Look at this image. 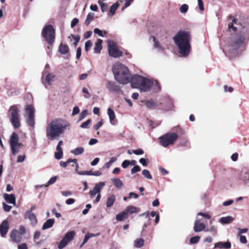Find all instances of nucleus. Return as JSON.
Segmentation results:
<instances>
[{
    "mask_svg": "<svg viewBox=\"0 0 249 249\" xmlns=\"http://www.w3.org/2000/svg\"><path fill=\"white\" fill-rule=\"evenodd\" d=\"M60 165L63 167H66L68 165H71L72 166L76 165L75 171H77L78 170V165L76 159H69L65 162L61 161L60 162Z\"/></svg>",
    "mask_w": 249,
    "mask_h": 249,
    "instance_id": "nucleus-20",
    "label": "nucleus"
},
{
    "mask_svg": "<svg viewBox=\"0 0 249 249\" xmlns=\"http://www.w3.org/2000/svg\"><path fill=\"white\" fill-rule=\"evenodd\" d=\"M25 113L24 117L26 119V123L31 127L35 126V110L34 107L31 105H26L25 108Z\"/></svg>",
    "mask_w": 249,
    "mask_h": 249,
    "instance_id": "nucleus-9",
    "label": "nucleus"
},
{
    "mask_svg": "<svg viewBox=\"0 0 249 249\" xmlns=\"http://www.w3.org/2000/svg\"><path fill=\"white\" fill-rule=\"evenodd\" d=\"M234 220V218L231 216L222 217L218 220V222L222 225L229 224Z\"/></svg>",
    "mask_w": 249,
    "mask_h": 249,
    "instance_id": "nucleus-23",
    "label": "nucleus"
},
{
    "mask_svg": "<svg viewBox=\"0 0 249 249\" xmlns=\"http://www.w3.org/2000/svg\"><path fill=\"white\" fill-rule=\"evenodd\" d=\"M41 35L49 45L53 44L55 39V31L53 25L51 24L45 25L42 29Z\"/></svg>",
    "mask_w": 249,
    "mask_h": 249,
    "instance_id": "nucleus-6",
    "label": "nucleus"
},
{
    "mask_svg": "<svg viewBox=\"0 0 249 249\" xmlns=\"http://www.w3.org/2000/svg\"><path fill=\"white\" fill-rule=\"evenodd\" d=\"M188 5L186 4H182L179 8V11L181 13H186L188 10Z\"/></svg>",
    "mask_w": 249,
    "mask_h": 249,
    "instance_id": "nucleus-47",
    "label": "nucleus"
},
{
    "mask_svg": "<svg viewBox=\"0 0 249 249\" xmlns=\"http://www.w3.org/2000/svg\"><path fill=\"white\" fill-rule=\"evenodd\" d=\"M115 80L120 84H127L130 82V73L128 69L120 63H116L112 67Z\"/></svg>",
    "mask_w": 249,
    "mask_h": 249,
    "instance_id": "nucleus-4",
    "label": "nucleus"
},
{
    "mask_svg": "<svg viewBox=\"0 0 249 249\" xmlns=\"http://www.w3.org/2000/svg\"><path fill=\"white\" fill-rule=\"evenodd\" d=\"M154 85V81L144 77L143 80L141 84L139 89L142 92L148 91Z\"/></svg>",
    "mask_w": 249,
    "mask_h": 249,
    "instance_id": "nucleus-14",
    "label": "nucleus"
},
{
    "mask_svg": "<svg viewBox=\"0 0 249 249\" xmlns=\"http://www.w3.org/2000/svg\"><path fill=\"white\" fill-rule=\"evenodd\" d=\"M10 144L11 151L13 155H15L19 149L23 146V144L18 142V136L15 132H13L11 136Z\"/></svg>",
    "mask_w": 249,
    "mask_h": 249,
    "instance_id": "nucleus-10",
    "label": "nucleus"
},
{
    "mask_svg": "<svg viewBox=\"0 0 249 249\" xmlns=\"http://www.w3.org/2000/svg\"><path fill=\"white\" fill-rule=\"evenodd\" d=\"M111 181L113 184L116 186L118 189H120L122 187L123 185V181L118 178H114L111 179Z\"/></svg>",
    "mask_w": 249,
    "mask_h": 249,
    "instance_id": "nucleus-32",
    "label": "nucleus"
},
{
    "mask_svg": "<svg viewBox=\"0 0 249 249\" xmlns=\"http://www.w3.org/2000/svg\"><path fill=\"white\" fill-rule=\"evenodd\" d=\"M241 25L242 27L239 33L231 35L227 50H223L226 55L228 51L231 56H236L241 51L239 49L243 47L246 40L249 38V18Z\"/></svg>",
    "mask_w": 249,
    "mask_h": 249,
    "instance_id": "nucleus-1",
    "label": "nucleus"
},
{
    "mask_svg": "<svg viewBox=\"0 0 249 249\" xmlns=\"http://www.w3.org/2000/svg\"><path fill=\"white\" fill-rule=\"evenodd\" d=\"M248 231L247 228L238 229V236H240L242 233H246Z\"/></svg>",
    "mask_w": 249,
    "mask_h": 249,
    "instance_id": "nucleus-59",
    "label": "nucleus"
},
{
    "mask_svg": "<svg viewBox=\"0 0 249 249\" xmlns=\"http://www.w3.org/2000/svg\"><path fill=\"white\" fill-rule=\"evenodd\" d=\"M91 120L88 119L85 122L82 123L80 125V127L82 128H88L89 124L91 123Z\"/></svg>",
    "mask_w": 249,
    "mask_h": 249,
    "instance_id": "nucleus-51",
    "label": "nucleus"
},
{
    "mask_svg": "<svg viewBox=\"0 0 249 249\" xmlns=\"http://www.w3.org/2000/svg\"><path fill=\"white\" fill-rule=\"evenodd\" d=\"M128 217V215L125 213V211H123L122 213L117 214L116 218L118 221H121L124 219H126Z\"/></svg>",
    "mask_w": 249,
    "mask_h": 249,
    "instance_id": "nucleus-36",
    "label": "nucleus"
},
{
    "mask_svg": "<svg viewBox=\"0 0 249 249\" xmlns=\"http://www.w3.org/2000/svg\"><path fill=\"white\" fill-rule=\"evenodd\" d=\"M55 75L51 73H48L45 77V82L49 85H51L52 82L54 81Z\"/></svg>",
    "mask_w": 249,
    "mask_h": 249,
    "instance_id": "nucleus-33",
    "label": "nucleus"
},
{
    "mask_svg": "<svg viewBox=\"0 0 249 249\" xmlns=\"http://www.w3.org/2000/svg\"><path fill=\"white\" fill-rule=\"evenodd\" d=\"M71 36L72 37V38L74 39V42L73 43V45L76 46L77 45V43L79 42V41L80 40V36H75L73 34L71 35Z\"/></svg>",
    "mask_w": 249,
    "mask_h": 249,
    "instance_id": "nucleus-53",
    "label": "nucleus"
},
{
    "mask_svg": "<svg viewBox=\"0 0 249 249\" xmlns=\"http://www.w3.org/2000/svg\"><path fill=\"white\" fill-rule=\"evenodd\" d=\"M75 232L74 231H70L66 233L65 236L62 238V239L60 242L58 248L59 249H63L65 248L74 237Z\"/></svg>",
    "mask_w": 249,
    "mask_h": 249,
    "instance_id": "nucleus-12",
    "label": "nucleus"
},
{
    "mask_svg": "<svg viewBox=\"0 0 249 249\" xmlns=\"http://www.w3.org/2000/svg\"><path fill=\"white\" fill-rule=\"evenodd\" d=\"M119 6V4L118 2H115L111 5L108 13V15L110 17H112L115 15L116 11L117 9Z\"/></svg>",
    "mask_w": 249,
    "mask_h": 249,
    "instance_id": "nucleus-31",
    "label": "nucleus"
},
{
    "mask_svg": "<svg viewBox=\"0 0 249 249\" xmlns=\"http://www.w3.org/2000/svg\"><path fill=\"white\" fill-rule=\"evenodd\" d=\"M116 200V196L114 195H111L109 196L107 200L106 206L107 208H110L112 206Z\"/></svg>",
    "mask_w": 249,
    "mask_h": 249,
    "instance_id": "nucleus-27",
    "label": "nucleus"
},
{
    "mask_svg": "<svg viewBox=\"0 0 249 249\" xmlns=\"http://www.w3.org/2000/svg\"><path fill=\"white\" fill-rule=\"evenodd\" d=\"M54 222V220L53 219H48L43 224L42 229L45 230L51 228L53 226Z\"/></svg>",
    "mask_w": 249,
    "mask_h": 249,
    "instance_id": "nucleus-29",
    "label": "nucleus"
},
{
    "mask_svg": "<svg viewBox=\"0 0 249 249\" xmlns=\"http://www.w3.org/2000/svg\"><path fill=\"white\" fill-rule=\"evenodd\" d=\"M153 41L154 42V48L158 49V50L159 51H162L163 50L162 47L160 44V43H159L158 41H156V38L154 36L153 37Z\"/></svg>",
    "mask_w": 249,
    "mask_h": 249,
    "instance_id": "nucleus-41",
    "label": "nucleus"
},
{
    "mask_svg": "<svg viewBox=\"0 0 249 249\" xmlns=\"http://www.w3.org/2000/svg\"><path fill=\"white\" fill-rule=\"evenodd\" d=\"M84 150V148L82 147H78L71 150V152L75 155H78L82 154L83 153Z\"/></svg>",
    "mask_w": 249,
    "mask_h": 249,
    "instance_id": "nucleus-40",
    "label": "nucleus"
},
{
    "mask_svg": "<svg viewBox=\"0 0 249 249\" xmlns=\"http://www.w3.org/2000/svg\"><path fill=\"white\" fill-rule=\"evenodd\" d=\"M57 178H58V176H56L51 178L49 179V180L48 181L47 183L46 184H45V187H47L48 186L54 183L55 182V181H56V180L57 179Z\"/></svg>",
    "mask_w": 249,
    "mask_h": 249,
    "instance_id": "nucleus-46",
    "label": "nucleus"
},
{
    "mask_svg": "<svg viewBox=\"0 0 249 249\" xmlns=\"http://www.w3.org/2000/svg\"><path fill=\"white\" fill-rule=\"evenodd\" d=\"M141 170L140 167L138 165H135L133 167V168L131 170V174H134V173L138 172Z\"/></svg>",
    "mask_w": 249,
    "mask_h": 249,
    "instance_id": "nucleus-57",
    "label": "nucleus"
},
{
    "mask_svg": "<svg viewBox=\"0 0 249 249\" xmlns=\"http://www.w3.org/2000/svg\"><path fill=\"white\" fill-rule=\"evenodd\" d=\"M18 233L20 235H23L25 233V228L23 226H20L18 231Z\"/></svg>",
    "mask_w": 249,
    "mask_h": 249,
    "instance_id": "nucleus-63",
    "label": "nucleus"
},
{
    "mask_svg": "<svg viewBox=\"0 0 249 249\" xmlns=\"http://www.w3.org/2000/svg\"><path fill=\"white\" fill-rule=\"evenodd\" d=\"M153 90L155 92H157L160 90V83L157 81H154Z\"/></svg>",
    "mask_w": 249,
    "mask_h": 249,
    "instance_id": "nucleus-45",
    "label": "nucleus"
},
{
    "mask_svg": "<svg viewBox=\"0 0 249 249\" xmlns=\"http://www.w3.org/2000/svg\"><path fill=\"white\" fill-rule=\"evenodd\" d=\"M199 216H202L204 218L208 219L211 218V215L208 213L201 212L198 213L196 215L194 226V230L196 232L203 231L206 227L205 223L201 222L202 218H200Z\"/></svg>",
    "mask_w": 249,
    "mask_h": 249,
    "instance_id": "nucleus-8",
    "label": "nucleus"
},
{
    "mask_svg": "<svg viewBox=\"0 0 249 249\" xmlns=\"http://www.w3.org/2000/svg\"><path fill=\"white\" fill-rule=\"evenodd\" d=\"M200 239V237L199 236L193 237L190 239V244H196L199 242Z\"/></svg>",
    "mask_w": 249,
    "mask_h": 249,
    "instance_id": "nucleus-48",
    "label": "nucleus"
},
{
    "mask_svg": "<svg viewBox=\"0 0 249 249\" xmlns=\"http://www.w3.org/2000/svg\"><path fill=\"white\" fill-rule=\"evenodd\" d=\"M123 154L124 155H131L132 154H134L136 155H142L144 153V151L142 149H137L136 150H133L131 151L129 149H127L126 148L123 149Z\"/></svg>",
    "mask_w": 249,
    "mask_h": 249,
    "instance_id": "nucleus-21",
    "label": "nucleus"
},
{
    "mask_svg": "<svg viewBox=\"0 0 249 249\" xmlns=\"http://www.w3.org/2000/svg\"><path fill=\"white\" fill-rule=\"evenodd\" d=\"M91 237V236L90 235V234L89 233H88L85 236V238L84 239V240L81 245V247H82L85 244H86V243L87 242V241H88V240Z\"/></svg>",
    "mask_w": 249,
    "mask_h": 249,
    "instance_id": "nucleus-60",
    "label": "nucleus"
},
{
    "mask_svg": "<svg viewBox=\"0 0 249 249\" xmlns=\"http://www.w3.org/2000/svg\"><path fill=\"white\" fill-rule=\"evenodd\" d=\"M106 88L109 91L113 93L122 92L121 87L113 81H107Z\"/></svg>",
    "mask_w": 249,
    "mask_h": 249,
    "instance_id": "nucleus-15",
    "label": "nucleus"
},
{
    "mask_svg": "<svg viewBox=\"0 0 249 249\" xmlns=\"http://www.w3.org/2000/svg\"><path fill=\"white\" fill-rule=\"evenodd\" d=\"M239 179L243 181L247 186H249V172L247 171H242L240 173Z\"/></svg>",
    "mask_w": 249,
    "mask_h": 249,
    "instance_id": "nucleus-18",
    "label": "nucleus"
},
{
    "mask_svg": "<svg viewBox=\"0 0 249 249\" xmlns=\"http://www.w3.org/2000/svg\"><path fill=\"white\" fill-rule=\"evenodd\" d=\"M18 249H28V247L25 243H20L18 246Z\"/></svg>",
    "mask_w": 249,
    "mask_h": 249,
    "instance_id": "nucleus-64",
    "label": "nucleus"
},
{
    "mask_svg": "<svg viewBox=\"0 0 249 249\" xmlns=\"http://www.w3.org/2000/svg\"><path fill=\"white\" fill-rule=\"evenodd\" d=\"M107 114L109 116V121L111 124L115 125L117 123V121L115 120V114L113 109L108 108L107 109Z\"/></svg>",
    "mask_w": 249,
    "mask_h": 249,
    "instance_id": "nucleus-24",
    "label": "nucleus"
},
{
    "mask_svg": "<svg viewBox=\"0 0 249 249\" xmlns=\"http://www.w3.org/2000/svg\"><path fill=\"white\" fill-rule=\"evenodd\" d=\"M178 138V135L177 133L169 132L160 136L159 139L160 145L166 147L173 144Z\"/></svg>",
    "mask_w": 249,
    "mask_h": 249,
    "instance_id": "nucleus-7",
    "label": "nucleus"
},
{
    "mask_svg": "<svg viewBox=\"0 0 249 249\" xmlns=\"http://www.w3.org/2000/svg\"><path fill=\"white\" fill-rule=\"evenodd\" d=\"M4 198L7 203L12 204L14 205H16V197L14 194H5Z\"/></svg>",
    "mask_w": 249,
    "mask_h": 249,
    "instance_id": "nucleus-25",
    "label": "nucleus"
},
{
    "mask_svg": "<svg viewBox=\"0 0 249 249\" xmlns=\"http://www.w3.org/2000/svg\"><path fill=\"white\" fill-rule=\"evenodd\" d=\"M144 245V240L142 238H139L135 240L134 246L136 248H140L142 247Z\"/></svg>",
    "mask_w": 249,
    "mask_h": 249,
    "instance_id": "nucleus-39",
    "label": "nucleus"
},
{
    "mask_svg": "<svg viewBox=\"0 0 249 249\" xmlns=\"http://www.w3.org/2000/svg\"><path fill=\"white\" fill-rule=\"evenodd\" d=\"M94 17V14L93 13H89L87 15L86 19L85 21V25L88 26L90 24L91 21H92L93 20Z\"/></svg>",
    "mask_w": 249,
    "mask_h": 249,
    "instance_id": "nucleus-35",
    "label": "nucleus"
},
{
    "mask_svg": "<svg viewBox=\"0 0 249 249\" xmlns=\"http://www.w3.org/2000/svg\"><path fill=\"white\" fill-rule=\"evenodd\" d=\"M130 164V161L127 160H124L122 163V166L124 168H127Z\"/></svg>",
    "mask_w": 249,
    "mask_h": 249,
    "instance_id": "nucleus-62",
    "label": "nucleus"
},
{
    "mask_svg": "<svg viewBox=\"0 0 249 249\" xmlns=\"http://www.w3.org/2000/svg\"><path fill=\"white\" fill-rule=\"evenodd\" d=\"M142 174L147 179H151L152 178V176L150 174V172L146 169H144L142 171Z\"/></svg>",
    "mask_w": 249,
    "mask_h": 249,
    "instance_id": "nucleus-44",
    "label": "nucleus"
},
{
    "mask_svg": "<svg viewBox=\"0 0 249 249\" xmlns=\"http://www.w3.org/2000/svg\"><path fill=\"white\" fill-rule=\"evenodd\" d=\"M231 247V243L227 241L226 242H219L216 243L214 245V248H218L220 249H230Z\"/></svg>",
    "mask_w": 249,
    "mask_h": 249,
    "instance_id": "nucleus-26",
    "label": "nucleus"
},
{
    "mask_svg": "<svg viewBox=\"0 0 249 249\" xmlns=\"http://www.w3.org/2000/svg\"><path fill=\"white\" fill-rule=\"evenodd\" d=\"M207 231H210L211 232H213V235H215L217 233V228L214 225H212L209 229H208L206 230Z\"/></svg>",
    "mask_w": 249,
    "mask_h": 249,
    "instance_id": "nucleus-54",
    "label": "nucleus"
},
{
    "mask_svg": "<svg viewBox=\"0 0 249 249\" xmlns=\"http://www.w3.org/2000/svg\"><path fill=\"white\" fill-rule=\"evenodd\" d=\"M10 236L12 241L14 242L18 243L21 241L22 238L21 235L18 233V230H13L10 233Z\"/></svg>",
    "mask_w": 249,
    "mask_h": 249,
    "instance_id": "nucleus-22",
    "label": "nucleus"
},
{
    "mask_svg": "<svg viewBox=\"0 0 249 249\" xmlns=\"http://www.w3.org/2000/svg\"><path fill=\"white\" fill-rule=\"evenodd\" d=\"M88 114V112L87 109H85V110H83L80 113V114L79 115L78 120L79 121H80L82 120L83 119H84L87 116Z\"/></svg>",
    "mask_w": 249,
    "mask_h": 249,
    "instance_id": "nucleus-50",
    "label": "nucleus"
},
{
    "mask_svg": "<svg viewBox=\"0 0 249 249\" xmlns=\"http://www.w3.org/2000/svg\"><path fill=\"white\" fill-rule=\"evenodd\" d=\"M98 3L101 6V9L103 12H105L107 11L108 8L107 3H104L100 0L98 1Z\"/></svg>",
    "mask_w": 249,
    "mask_h": 249,
    "instance_id": "nucleus-43",
    "label": "nucleus"
},
{
    "mask_svg": "<svg viewBox=\"0 0 249 249\" xmlns=\"http://www.w3.org/2000/svg\"><path fill=\"white\" fill-rule=\"evenodd\" d=\"M103 124V120H101L96 124L93 126V128L95 130H97Z\"/></svg>",
    "mask_w": 249,
    "mask_h": 249,
    "instance_id": "nucleus-58",
    "label": "nucleus"
},
{
    "mask_svg": "<svg viewBox=\"0 0 249 249\" xmlns=\"http://www.w3.org/2000/svg\"><path fill=\"white\" fill-rule=\"evenodd\" d=\"M144 77L138 75L134 74L132 76H130V83L131 87L133 88H139L142 81L143 80Z\"/></svg>",
    "mask_w": 249,
    "mask_h": 249,
    "instance_id": "nucleus-13",
    "label": "nucleus"
},
{
    "mask_svg": "<svg viewBox=\"0 0 249 249\" xmlns=\"http://www.w3.org/2000/svg\"><path fill=\"white\" fill-rule=\"evenodd\" d=\"M70 123L62 119H55L47 124L46 136L50 140H58L63 135Z\"/></svg>",
    "mask_w": 249,
    "mask_h": 249,
    "instance_id": "nucleus-2",
    "label": "nucleus"
},
{
    "mask_svg": "<svg viewBox=\"0 0 249 249\" xmlns=\"http://www.w3.org/2000/svg\"><path fill=\"white\" fill-rule=\"evenodd\" d=\"M19 109L18 105H13L10 107L8 111L10 122L15 128L20 127Z\"/></svg>",
    "mask_w": 249,
    "mask_h": 249,
    "instance_id": "nucleus-5",
    "label": "nucleus"
},
{
    "mask_svg": "<svg viewBox=\"0 0 249 249\" xmlns=\"http://www.w3.org/2000/svg\"><path fill=\"white\" fill-rule=\"evenodd\" d=\"M9 229V224L7 220H4L0 225V234L4 237L6 234Z\"/></svg>",
    "mask_w": 249,
    "mask_h": 249,
    "instance_id": "nucleus-19",
    "label": "nucleus"
},
{
    "mask_svg": "<svg viewBox=\"0 0 249 249\" xmlns=\"http://www.w3.org/2000/svg\"><path fill=\"white\" fill-rule=\"evenodd\" d=\"M102 40L101 39H98L97 42L95 43V47L94 48V53H100L102 49Z\"/></svg>",
    "mask_w": 249,
    "mask_h": 249,
    "instance_id": "nucleus-28",
    "label": "nucleus"
},
{
    "mask_svg": "<svg viewBox=\"0 0 249 249\" xmlns=\"http://www.w3.org/2000/svg\"><path fill=\"white\" fill-rule=\"evenodd\" d=\"M69 51V48L67 45L61 43L59 46V52L62 54H66Z\"/></svg>",
    "mask_w": 249,
    "mask_h": 249,
    "instance_id": "nucleus-30",
    "label": "nucleus"
},
{
    "mask_svg": "<svg viewBox=\"0 0 249 249\" xmlns=\"http://www.w3.org/2000/svg\"><path fill=\"white\" fill-rule=\"evenodd\" d=\"M145 105L147 108L153 109L158 107L156 102L153 101H146L145 102Z\"/></svg>",
    "mask_w": 249,
    "mask_h": 249,
    "instance_id": "nucleus-34",
    "label": "nucleus"
},
{
    "mask_svg": "<svg viewBox=\"0 0 249 249\" xmlns=\"http://www.w3.org/2000/svg\"><path fill=\"white\" fill-rule=\"evenodd\" d=\"M108 51L109 55L114 58L121 57L123 55L122 52L119 50L117 44L114 42L108 44Z\"/></svg>",
    "mask_w": 249,
    "mask_h": 249,
    "instance_id": "nucleus-11",
    "label": "nucleus"
},
{
    "mask_svg": "<svg viewBox=\"0 0 249 249\" xmlns=\"http://www.w3.org/2000/svg\"><path fill=\"white\" fill-rule=\"evenodd\" d=\"M175 45L178 49V53L183 57L188 56L191 49V36L189 32L180 30L173 38Z\"/></svg>",
    "mask_w": 249,
    "mask_h": 249,
    "instance_id": "nucleus-3",
    "label": "nucleus"
},
{
    "mask_svg": "<svg viewBox=\"0 0 249 249\" xmlns=\"http://www.w3.org/2000/svg\"><path fill=\"white\" fill-rule=\"evenodd\" d=\"M77 173L80 175H88V176H92V171H78L77 170Z\"/></svg>",
    "mask_w": 249,
    "mask_h": 249,
    "instance_id": "nucleus-52",
    "label": "nucleus"
},
{
    "mask_svg": "<svg viewBox=\"0 0 249 249\" xmlns=\"http://www.w3.org/2000/svg\"><path fill=\"white\" fill-rule=\"evenodd\" d=\"M237 20L236 18L232 19V22L229 23L228 25L229 30H230L231 28L232 29L234 32H235L237 30V27L234 26L233 25L234 23H235L236 22Z\"/></svg>",
    "mask_w": 249,
    "mask_h": 249,
    "instance_id": "nucleus-49",
    "label": "nucleus"
},
{
    "mask_svg": "<svg viewBox=\"0 0 249 249\" xmlns=\"http://www.w3.org/2000/svg\"><path fill=\"white\" fill-rule=\"evenodd\" d=\"M136 210L137 208L136 207L133 206H129L126 208L124 211L126 214L128 215V214H132L136 213Z\"/></svg>",
    "mask_w": 249,
    "mask_h": 249,
    "instance_id": "nucleus-37",
    "label": "nucleus"
},
{
    "mask_svg": "<svg viewBox=\"0 0 249 249\" xmlns=\"http://www.w3.org/2000/svg\"><path fill=\"white\" fill-rule=\"evenodd\" d=\"M117 160V158L112 157L110 160L106 164V166L107 168H109L112 164Z\"/></svg>",
    "mask_w": 249,
    "mask_h": 249,
    "instance_id": "nucleus-55",
    "label": "nucleus"
},
{
    "mask_svg": "<svg viewBox=\"0 0 249 249\" xmlns=\"http://www.w3.org/2000/svg\"><path fill=\"white\" fill-rule=\"evenodd\" d=\"M25 218L28 219L33 226H35L37 223V219L36 216L31 212V211H28L25 213Z\"/></svg>",
    "mask_w": 249,
    "mask_h": 249,
    "instance_id": "nucleus-17",
    "label": "nucleus"
},
{
    "mask_svg": "<svg viewBox=\"0 0 249 249\" xmlns=\"http://www.w3.org/2000/svg\"><path fill=\"white\" fill-rule=\"evenodd\" d=\"M80 111V109L78 107L75 106L73 107L72 112V116H75Z\"/></svg>",
    "mask_w": 249,
    "mask_h": 249,
    "instance_id": "nucleus-61",
    "label": "nucleus"
},
{
    "mask_svg": "<svg viewBox=\"0 0 249 249\" xmlns=\"http://www.w3.org/2000/svg\"><path fill=\"white\" fill-rule=\"evenodd\" d=\"M62 141H60L56 146V149L58 150L57 152L54 153V156H63V151L61 148V146L62 144Z\"/></svg>",
    "mask_w": 249,
    "mask_h": 249,
    "instance_id": "nucleus-38",
    "label": "nucleus"
},
{
    "mask_svg": "<svg viewBox=\"0 0 249 249\" xmlns=\"http://www.w3.org/2000/svg\"><path fill=\"white\" fill-rule=\"evenodd\" d=\"M105 185V183L104 182H100L95 184L93 189L90 191L89 194L91 198H93L96 195H98L100 193L101 190Z\"/></svg>",
    "mask_w": 249,
    "mask_h": 249,
    "instance_id": "nucleus-16",
    "label": "nucleus"
},
{
    "mask_svg": "<svg viewBox=\"0 0 249 249\" xmlns=\"http://www.w3.org/2000/svg\"><path fill=\"white\" fill-rule=\"evenodd\" d=\"M94 34L98 35L101 37H104L105 35L107 34V32L106 31H104L103 33L102 30L97 28H96L94 29Z\"/></svg>",
    "mask_w": 249,
    "mask_h": 249,
    "instance_id": "nucleus-42",
    "label": "nucleus"
},
{
    "mask_svg": "<svg viewBox=\"0 0 249 249\" xmlns=\"http://www.w3.org/2000/svg\"><path fill=\"white\" fill-rule=\"evenodd\" d=\"M92 45V44L90 40H88L87 41H86L85 45V51L88 52L89 49L91 47Z\"/></svg>",
    "mask_w": 249,
    "mask_h": 249,
    "instance_id": "nucleus-56",
    "label": "nucleus"
}]
</instances>
